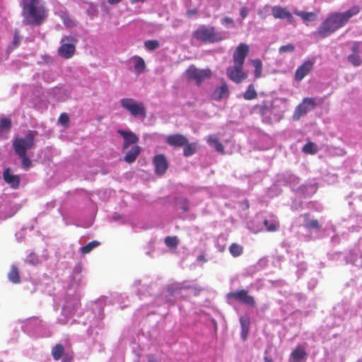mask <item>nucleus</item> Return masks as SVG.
I'll return each mask as SVG.
<instances>
[{
    "label": "nucleus",
    "mask_w": 362,
    "mask_h": 362,
    "mask_svg": "<svg viewBox=\"0 0 362 362\" xmlns=\"http://www.w3.org/2000/svg\"><path fill=\"white\" fill-rule=\"evenodd\" d=\"M359 11V6H354L344 12L332 13L318 28L317 34L322 38L328 37L344 26L351 18L358 14Z\"/></svg>",
    "instance_id": "obj_1"
},
{
    "label": "nucleus",
    "mask_w": 362,
    "mask_h": 362,
    "mask_svg": "<svg viewBox=\"0 0 362 362\" xmlns=\"http://www.w3.org/2000/svg\"><path fill=\"white\" fill-rule=\"evenodd\" d=\"M23 23L25 25L38 26L47 16L44 3L41 0H22Z\"/></svg>",
    "instance_id": "obj_2"
},
{
    "label": "nucleus",
    "mask_w": 362,
    "mask_h": 362,
    "mask_svg": "<svg viewBox=\"0 0 362 362\" xmlns=\"http://www.w3.org/2000/svg\"><path fill=\"white\" fill-rule=\"evenodd\" d=\"M36 132L29 131L26 136L17 138L13 141V147L18 156H23L26 151L34 146V139Z\"/></svg>",
    "instance_id": "obj_3"
},
{
    "label": "nucleus",
    "mask_w": 362,
    "mask_h": 362,
    "mask_svg": "<svg viewBox=\"0 0 362 362\" xmlns=\"http://www.w3.org/2000/svg\"><path fill=\"white\" fill-rule=\"evenodd\" d=\"M120 105L134 117L145 118L146 117V107L141 102L126 98L120 100Z\"/></svg>",
    "instance_id": "obj_4"
},
{
    "label": "nucleus",
    "mask_w": 362,
    "mask_h": 362,
    "mask_svg": "<svg viewBox=\"0 0 362 362\" xmlns=\"http://www.w3.org/2000/svg\"><path fill=\"white\" fill-rule=\"evenodd\" d=\"M76 39L73 35H65L61 40V46L58 49L59 54L65 58H71L75 52Z\"/></svg>",
    "instance_id": "obj_5"
},
{
    "label": "nucleus",
    "mask_w": 362,
    "mask_h": 362,
    "mask_svg": "<svg viewBox=\"0 0 362 362\" xmlns=\"http://www.w3.org/2000/svg\"><path fill=\"white\" fill-rule=\"evenodd\" d=\"M185 73L187 78L194 81L197 85L201 84L211 76V72L209 69H201L194 65L189 66Z\"/></svg>",
    "instance_id": "obj_6"
},
{
    "label": "nucleus",
    "mask_w": 362,
    "mask_h": 362,
    "mask_svg": "<svg viewBox=\"0 0 362 362\" xmlns=\"http://www.w3.org/2000/svg\"><path fill=\"white\" fill-rule=\"evenodd\" d=\"M317 105L315 100L313 98H305L296 108L293 115V119L297 121L309 111L314 110Z\"/></svg>",
    "instance_id": "obj_7"
},
{
    "label": "nucleus",
    "mask_w": 362,
    "mask_h": 362,
    "mask_svg": "<svg viewBox=\"0 0 362 362\" xmlns=\"http://www.w3.org/2000/svg\"><path fill=\"white\" fill-rule=\"evenodd\" d=\"M194 37L197 39L206 42H217L221 40V37L215 32L213 27L202 26L199 28L195 33Z\"/></svg>",
    "instance_id": "obj_8"
},
{
    "label": "nucleus",
    "mask_w": 362,
    "mask_h": 362,
    "mask_svg": "<svg viewBox=\"0 0 362 362\" xmlns=\"http://www.w3.org/2000/svg\"><path fill=\"white\" fill-rule=\"evenodd\" d=\"M227 297L228 298H233L245 305L254 307L255 305V301L252 296L248 294L247 291L240 290L235 292L228 293Z\"/></svg>",
    "instance_id": "obj_9"
},
{
    "label": "nucleus",
    "mask_w": 362,
    "mask_h": 362,
    "mask_svg": "<svg viewBox=\"0 0 362 362\" xmlns=\"http://www.w3.org/2000/svg\"><path fill=\"white\" fill-rule=\"evenodd\" d=\"M249 47L246 44L241 43L236 48L233 53V59L234 64H237L239 66H243L245 59L248 54Z\"/></svg>",
    "instance_id": "obj_10"
},
{
    "label": "nucleus",
    "mask_w": 362,
    "mask_h": 362,
    "mask_svg": "<svg viewBox=\"0 0 362 362\" xmlns=\"http://www.w3.org/2000/svg\"><path fill=\"white\" fill-rule=\"evenodd\" d=\"M227 75L230 80L237 83L247 78V74L243 71V66H239L237 64L227 69Z\"/></svg>",
    "instance_id": "obj_11"
},
{
    "label": "nucleus",
    "mask_w": 362,
    "mask_h": 362,
    "mask_svg": "<svg viewBox=\"0 0 362 362\" xmlns=\"http://www.w3.org/2000/svg\"><path fill=\"white\" fill-rule=\"evenodd\" d=\"M313 65V61H305L296 69L295 73V80L298 81H302L312 71Z\"/></svg>",
    "instance_id": "obj_12"
},
{
    "label": "nucleus",
    "mask_w": 362,
    "mask_h": 362,
    "mask_svg": "<svg viewBox=\"0 0 362 362\" xmlns=\"http://www.w3.org/2000/svg\"><path fill=\"white\" fill-rule=\"evenodd\" d=\"M153 163L155 167V172L157 175H163L168 169V162L163 154H159L154 156Z\"/></svg>",
    "instance_id": "obj_13"
},
{
    "label": "nucleus",
    "mask_w": 362,
    "mask_h": 362,
    "mask_svg": "<svg viewBox=\"0 0 362 362\" xmlns=\"http://www.w3.org/2000/svg\"><path fill=\"white\" fill-rule=\"evenodd\" d=\"M272 13L275 18L286 19L290 23L293 22V16L286 8L280 6H272Z\"/></svg>",
    "instance_id": "obj_14"
},
{
    "label": "nucleus",
    "mask_w": 362,
    "mask_h": 362,
    "mask_svg": "<svg viewBox=\"0 0 362 362\" xmlns=\"http://www.w3.org/2000/svg\"><path fill=\"white\" fill-rule=\"evenodd\" d=\"M117 133L122 136L124 140L123 144L124 151L127 150L130 144H135L139 141V138L132 131L118 129Z\"/></svg>",
    "instance_id": "obj_15"
},
{
    "label": "nucleus",
    "mask_w": 362,
    "mask_h": 362,
    "mask_svg": "<svg viewBox=\"0 0 362 362\" xmlns=\"http://www.w3.org/2000/svg\"><path fill=\"white\" fill-rule=\"evenodd\" d=\"M4 181L13 189L18 188L20 185V177L17 175H13L9 168L5 169L3 173Z\"/></svg>",
    "instance_id": "obj_16"
},
{
    "label": "nucleus",
    "mask_w": 362,
    "mask_h": 362,
    "mask_svg": "<svg viewBox=\"0 0 362 362\" xmlns=\"http://www.w3.org/2000/svg\"><path fill=\"white\" fill-rule=\"evenodd\" d=\"M352 54L347 57L348 62L354 66H358L361 64L362 60L359 55V43L355 42L351 47Z\"/></svg>",
    "instance_id": "obj_17"
},
{
    "label": "nucleus",
    "mask_w": 362,
    "mask_h": 362,
    "mask_svg": "<svg viewBox=\"0 0 362 362\" xmlns=\"http://www.w3.org/2000/svg\"><path fill=\"white\" fill-rule=\"evenodd\" d=\"M167 143L173 146H183L188 143L187 139L182 134H173L167 138Z\"/></svg>",
    "instance_id": "obj_18"
},
{
    "label": "nucleus",
    "mask_w": 362,
    "mask_h": 362,
    "mask_svg": "<svg viewBox=\"0 0 362 362\" xmlns=\"http://www.w3.org/2000/svg\"><path fill=\"white\" fill-rule=\"evenodd\" d=\"M307 354L304 349L297 347L291 354L289 357V362H301L306 358Z\"/></svg>",
    "instance_id": "obj_19"
},
{
    "label": "nucleus",
    "mask_w": 362,
    "mask_h": 362,
    "mask_svg": "<svg viewBox=\"0 0 362 362\" xmlns=\"http://www.w3.org/2000/svg\"><path fill=\"white\" fill-rule=\"evenodd\" d=\"M130 61L134 63V69L135 74H140L145 71L146 64L141 57L136 55L132 57L130 59Z\"/></svg>",
    "instance_id": "obj_20"
},
{
    "label": "nucleus",
    "mask_w": 362,
    "mask_h": 362,
    "mask_svg": "<svg viewBox=\"0 0 362 362\" xmlns=\"http://www.w3.org/2000/svg\"><path fill=\"white\" fill-rule=\"evenodd\" d=\"M228 88L226 83H223L221 86L218 87L213 93V98L215 100H219L228 96Z\"/></svg>",
    "instance_id": "obj_21"
},
{
    "label": "nucleus",
    "mask_w": 362,
    "mask_h": 362,
    "mask_svg": "<svg viewBox=\"0 0 362 362\" xmlns=\"http://www.w3.org/2000/svg\"><path fill=\"white\" fill-rule=\"evenodd\" d=\"M141 151V147L139 146H133L129 151L126 153L124 160L128 163H133Z\"/></svg>",
    "instance_id": "obj_22"
},
{
    "label": "nucleus",
    "mask_w": 362,
    "mask_h": 362,
    "mask_svg": "<svg viewBox=\"0 0 362 362\" xmlns=\"http://www.w3.org/2000/svg\"><path fill=\"white\" fill-rule=\"evenodd\" d=\"M240 323L241 325V337L243 340H245L249 332L250 318L247 316H242L240 317Z\"/></svg>",
    "instance_id": "obj_23"
},
{
    "label": "nucleus",
    "mask_w": 362,
    "mask_h": 362,
    "mask_svg": "<svg viewBox=\"0 0 362 362\" xmlns=\"http://www.w3.org/2000/svg\"><path fill=\"white\" fill-rule=\"evenodd\" d=\"M11 127V120L8 118H0V139L8 133Z\"/></svg>",
    "instance_id": "obj_24"
},
{
    "label": "nucleus",
    "mask_w": 362,
    "mask_h": 362,
    "mask_svg": "<svg viewBox=\"0 0 362 362\" xmlns=\"http://www.w3.org/2000/svg\"><path fill=\"white\" fill-rule=\"evenodd\" d=\"M263 223L267 230L271 232L276 231L279 226L278 221L274 216H270L269 218L264 219Z\"/></svg>",
    "instance_id": "obj_25"
},
{
    "label": "nucleus",
    "mask_w": 362,
    "mask_h": 362,
    "mask_svg": "<svg viewBox=\"0 0 362 362\" xmlns=\"http://www.w3.org/2000/svg\"><path fill=\"white\" fill-rule=\"evenodd\" d=\"M8 278L9 281L13 284H18L20 282L18 269L15 264L11 266V270L8 274Z\"/></svg>",
    "instance_id": "obj_26"
},
{
    "label": "nucleus",
    "mask_w": 362,
    "mask_h": 362,
    "mask_svg": "<svg viewBox=\"0 0 362 362\" xmlns=\"http://www.w3.org/2000/svg\"><path fill=\"white\" fill-rule=\"evenodd\" d=\"M294 13L300 17L304 22L313 21L316 18V15L313 12H305L301 11H295Z\"/></svg>",
    "instance_id": "obj_27"
},
{
    "label": "nucleus",
    "mask_w": 362,
    "mask_h": 362,
    "mask_svg": "<svg viewBox=\"0 0 362 362\" xmlns=\"http://www.w3.org/2000/svg\"><path fill=\"white\" fill-rule=\"evenodd\" d=\"M207 143L214 146L218 152H223V145L213 136H209L206 139Z\"/></svg>",
    "instance_id": "obj_28"
},
{
    "label": "nucleus",
    "mask_w": 362,
    "mask_h": 362,
    "mask_svg": "<svg viewBox=\"0 0 362 362\" xmlns=\"http://www.w3.org/2000/svg\"><path fill=\"white\" fill-rule=\"evenodd\" d=\"M64 351V349L62 345L57 344L52 350V355L55 361H58L62 356Z\"/></svg>",
    "instance_id": "obj_29"
},
{
    "label": "nucleus",
    "mask_w": 362,
    "mask_h": 362,
    "mask_svg": "<svg viewBox=\"0 0 362 362\" xmlns=\"http://www.w3.org/2000/svg\"><path fill=\"white\" fill-rule=\"evenodd\" d=\"M272 105L270 103H264L259 107V112L264 119H266L268 115L272 112Z\"/></svg>",
    "instance_id": "obj_30"
},
{
    "label": "nucleus",
    "mask_w": 362,
    "mask_h": 362,
    "mask_svg": "<svg viewBox=\"0 0 362 362\" xmlns=\"http://www.w3.org/2000/svg\"><path fill=\"white\" fill-rule=\"evenodd\" d=\"M100 245V242L97 240H93L85 246H83L80 248V251L83 254H88L90 251H92L94 248Z\"/></svg>",
    "instance_id": "obj_31"
},
{
    "label": "nucleus",
    "mask_w": 362,
    "mask_h": 362,
    "mask_svg": "<svg viewBox=\"0 0 362 362\" xmlns=\"http://www.w3.org/2000/svg\"><path fill=\"white\" fill-rule=\"evenodd\" d=\"M252 64L255 67V76L259 78L262 76V64L259 59H254L251 61Z\"/></svg>",
    "instance_id": "obj_32"
},
{
    "label": "nucleus",
    "mask_w": 362,
    "mask_h": 362,
    "mask_svg": "<svg viewBox=\"0 0 362 362\" xmlns=\"http://www.w3.org/2000/svg\"><path fill=\"white\" fill-rule=\"evenodd\" d=\"M303 151L305 153L315 154L317 151V147L314 143L308 142L303 147Z\"/></svg>",
    "instance_id": "obj_33"
},
{
    "label": "nucleus",
    "mask_w": 362,
    "mask_h": 362,
    "mask_svg": "<svg viewBox=\"0 0 362 362\" xmlns=\"http://www.w3.org/2000/svg\"><path fill=\"white\" fill-rule=\"evenodd\" d=\"M229 250H230V254L233 257H238V256H240L242 254V252H243V247L240 245H238V244L233 243L230 246Z\"/></svg>",
    "instance_id": "obj_34"
},
{
    "label": "nucleus",
    "mask_w": 362,
    "mask_h": 362,
    "mask_svg": "<svg viewBox=\"0 0 362 362\" xmlns=\"http://www.w3.org/2000/svg\"><path fill=\"white\" fill-rule=\"evenodd\" d=\"M257 97V93L253 85H250L247 90L244 93V98L246 100H252Z\"/></svg>",
    "instance_id": "obj_35"
},
{
    "label": "nucleus",
    "mask_w": 362,
    "mask_h": 362,
    "mask_svg": "<svg viewBox=\"0 0 362 362\" xmlns=\"http://www.w3.org/2000/svg\"><path fill=\"white\" fill-rule=\"evenodd\" d=\"M184 155L185 156H190L196 153V145L194 144L188 143L184 146Z\"/></svg>",
    "instance_id": "obj_36"
},
{
    "label": "nucleus",
    "mask_w": 362,
    "mask_h": 362,
    "mask_svg": "<svg viewBox=\"0 0 362 362\" xmlns=\"http://www.w3.org/2000/svg\"><path fill=\"white\" fill-rule=\"evenodd\" d=\"M272 7H270L269 5H266L263 8H259L257 11V13L262 19H265L270 15Z\"/></svg>",
    "instance_id": "obj_37"
},
{
    "label": "nucleus",
    "mask_w": 362,
    "mask_h": 362,
    "mask_svg": "<svg viewBox=\"0 0 362 362\" xmlns=\"http://www.w3.org/2000/svg\"><path fill=\"white\" fill-rule=\"evenodd\" d=\"M305 226L308 229H317L319 230L320 226L317 220L315 219H308L305 220Z\"/></svg>",
    "instance_id": "obj_38"
},
{
    "label": "nucleus",
    "mask_w": 362,
    "mask_h": 362,
    "mask_svg": "<svg viewBox=\"0 0 362 362\" xmlns=\"http://www.w3.org/2000/svg\"><path fill=\"white\" fill-rule=\"evenodd\" d=\"M182 288L190 289L192 288L189 286H181V285L177 284L169 287L168 291L170 294H176Z\"/></svg>",
    "instance_id": "obj_39"
},
{
    "label": "nucleus",
    "mask_w": 362,
    "mask_h": 362,
    "mask_svg": "<svg viewBox=\"0 0 362 362\" xmlns=\"http://www.w3.org/2000/svg\"><path fill=\"white\" fill-rule=\"evenodd\" d=\"M144 46L148 50L153 51L159 47V42L158 40H148L144 42Z\"/></svg>",
    "instance_id": "obj_40"
},
{
    "label": "nucleus",
    "mask_w": 362,
    "mask_h": 362,
    "mask_svg": "<svg viewBox=\"0 0 362 362\" xmlns=\"http://www.w3.org/2000/svg\"><path fill=\"white\" fill-rule=\"evenodd\" d=\"M178 239L177 237L168 236L165 238V243L170 247H175L178 245Z\"/></svg>",
    "instance_id": "obj_41"
},
{
    "label": "nucleus",
    "mask_w": 362,
    "mask_h": 362,
    "mask_svg": "<svg viewBox=\"0 0 362 362\" xmlns=\"http://www.w3.org/2000/svg\"><path fill=\"white\" fill-rule=\"evenodd\" d=\"M25 262L28 264L35 265L39 262V259L35 253L31 252L29 255H28L25 259Z\"/></svg>",
    "instance_id": "obj_42"
},
{
    "label": "nucleus",
    "mask_w": 362,
    "mask_h": 362,
    "mask_svg": "<svg viewBox=\"0 0 362 362\" xmlns=\"http://www.w3.org/2000/svg\"><path fill=\"white\" fill-rule=\"evenodd\" d=\"M295 50V47L293 44H288L286 45H284L279 47V52L280 54H284L286 52H293Z\"/></svg>",
    "instance_id": "obj_43"
},
{
    "label": "nucleus",
    "mask_w": 362,
    "mask_h": 362,
    "mask_svg": "<svg viewBox=\"0 0 362 362\" xmlns=\"http://www.w3.org/2000/svg\"><path fill=\"white\" fill-rule=\"evenodd\" d=\"M62 18L63 20L64 24L66 27L71 28L76 25L75 22L66 14H63L62 16Z\"/></svg>",
    "instance_id": "obj_44"
},
{
    "label": "nucleus",
    "mask_w": 362,
    "mask_h": 362,
    "mask_svg": "<svg viewBox=\"0 0 362 362\" xmlns=\"http://www.w3.org/2000/svg\"><path fill=\"white\" fill-rule=\"evenodd\" d=\"M21 158V164L24 168H29L31 166V160L26 156V153L23 156H19Z\"/></svg>",
    "instance_id": "obj_45"
},
{
    "label": "nucleus",
    "mask_w": 362,
    "mask_h": 362,
    "mask_svg": "<svg viewBox=\"0 0 362 362\" xmlns=\"http://www.w3.org/2000/svg\"><path fill=\"white\" fill-rule=\"evenodd\" d=\"M69 121V117L66 114L63 113L60 115L59 118V122L62 125H66Z\"/></svg>",
    "instance_id": "obj_46"
},
{
    "label": "nucleus",
    "mask_w": 362,
    "mask_h": 362,
    "mask_svg": "<svg viewBox=\"0 0 362 362\" xmlns=\"http://www.w3.org/2000/svg\"><path fill=\"white\" fill-rule=\"evenodd\" d=\"M250 11L247 7H243L240 8V15L241 18H245L249 13Z\"/></svg>",
    "instance_id": "obj_47"
},
{
    "label": "nucleus",
    "mask_w": 362,
    "mask_h": 362,
    "mask_svg": "<svg viewBox=\"0 0 362 362\" xmlns=\"http://www.w3.org/2000/svg\"><path fill=\"white\" fill-rule=\"evenodd\" d=\"M233 23V20L230 18V17H225L223 20H222V24L223 25H232Z\"/></svg>",
    "instance_id": "obj_48"
},
{
    "label": "nucleus",
    "mask_w": 362,
    "mask_h": 362,
    "mask_svg": "<svg viewBox=\"0 0 362 362\" xmlns=\"http://www.w3.org/2000/svg\"><path fill=\"white\" fill-rule=\"evenodd\" d=\"M19 42H20V36L18 35V33L17 31H16L14 33L13 43L14 44L15 46H17L18 45Z\"/></svg>",
    "instance_id": "obj_49"
},
{
    "label": "nucleus",
    "mask_w": 362,
    "mask_h": 362,
    "mask_svg": "<svg viewBox=\"0 0 362 362\" xmlns=\"http://www.w3.org/2000/svg\"><path fill=\"white\" fill-rule=\"evenodd\" d=\"M197 13V9H192V10H189L187 11V16L188 17H193L194 16H195Z\"/></svg>",
    "instance_id": "obj_50"
},
{
    "label": "nucleus",
    "mask_w": 362,
    "mask_h": 362,
    "mask_svg": "<svg viewBox=\"0 0 362 362\" xmlns=\"http://www.w3.org/2000/svg\"><path fill=\"white\" fill-rule=\"evenodd\" d=\"M180 208L184 211H187L188 210V206H187V201L185 200L184 201V203L182 204V205L180 206Z\"/></svg>",
    "instance_id": "obj_51"
},
{
    "label": "nucleus",
    "mask_w": 362,
    "mask_h": 362,
    "mask_svg": "<svg viewBox=\"0 0 362 362\" xmlns=\"http://www.w3.org/2000/svg\"><path fill=\"white\" fill-rule=\"evenodd\" d=\"M197 261H201V262H206V259H205V257L203 256V255H199L197 257Z\"/></svg>",
    "instance_id": "obj_52"
},
{
    "label": "nucleus",
    "mask_w": 362,
    "mask_h": 362,
    "mask_svg": "<svg viewBox=\"0 0 362 362\" xmlns=\"http://www.w3.org/2000/svg\"><path fill=\"white\" fill-rule=\"evenodd\" d=\"M122 0H107V2L110 4H116L120 2Z\"/></svg>",
    "instance_id": "obj_53"
},
{
    "label": "nucleus",
    "mask_w": 362,
    "mask_h": 362,
    "mask_svg": "<svg viewBox=\"0 0 362 362\" xmlns=\"http://www.w3.org/2000/svg\"><path fill=\"white\" fill-rule=\"evenodd\" d=\"M148 362H156V359L153 356H149Z\"/></svg>",
    "instance_id": "obj_54"
},
{
    "label": "nucleus",
    "mask_w": 362,
    "mask_h": 362,
    "mask_svg": "<svg viewBox=\"0 0 362 362\" xmlns=\"http://www.w3.org/2000/svg\"><path fill=\"white\" fill-rule=\"evenodd\" d=\"M146 0H130L132 4H136L138 2H144Z\"/></svg>",
    "instance_id": "obj_55"
},
{
    "label": "nucleus",
    "mask_w": 362,
    "mask_h": 362,
    "mask_svg": "<svg viewBox=\"0 0 362 362\" xmlns=\"http://www.w3.org/2000/svg\"><path fill=\"white\" fill-rule=\"evenodd\" d=\"M264 362H273L272 358H270L267 356H264Z\"/></svg>",
    "instance_id": "obj_56"
},
{
    "label": "nucleus",
    "mask_w": 362,
    "mask_h": 362,
    "mask_svg": "<svg viewBox=\"0 0 362 362\" xmlns=\"http://www.w3.org/2000/svg\"><path fill=\"white\" fill-rule=\"evenodd\" d=\"M62 311L64 313H66V311H67V308L66 307H64L63 309H62Z\"/></svg>",
    "instance_id": "obj_57"
},
{
    "label": "nucleus",
    "mask_w": 362,
    "mask_h": 362,
    "mask_svg": "<svg viewBox=\"0 0 362 362\" xmlns=\"http://www.w3.org/2000/svg\"><path fill=\"white\" fill-rule=\"evenodd\" d=\"M63 362H68V361L66 358H64Z\"/></svg>",
    "instance_id": "obj_58"
},
{
    "label": "nucleus",
    "mask_w": 362,
    "mask_h": 362,
    "mask_svg": "<svg viewBox=\"0 0 362 362\" xmlns=\"http://www.w3.org/2000/svg\"><path fill=\"white\" fill-rule=\"evenodd\" d=\"M357 362H362L361 361H358Z\"/></svg>",
    "instance_id": "obj_59"
}]
</instances>
